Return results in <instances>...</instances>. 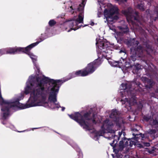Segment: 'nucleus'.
I'll use <instances>...</instances> for the list:
<instances>
[{
    "mask_svg": "<svg viewBox=\"0 0 158 158\" xmlns=\"http://www.w3.org/2000/svg\"><path fill=\"white\" fill-rule=\"evenodd\" d=\"M37 87L31 93L33 97V100L35 102L37 100H42L45 101L46 98V91L45 90L44 85L48 84L52 88L48 97L49 102H55L57 101V96L59 89L64 82L60 80H55L48 77L41 78L40 77L37 78Z\"/></svg>",
    "mask_w": 158,
    "mask_h": 158,
    "instance_id": "nucleus-1",
    "label": "nucleus"
},
{
    "mask_svg": "<svg viewBox=\"0 0 158 158\" xmlns=\"http://www.w3.org/2000/svg\"><path fill=\"white\" fill-rule=\"evenodd\" d=\"M147 35L144 34V37L140 38V40L142 41L143 44L142 47L140 45H138L139 42L134 39H130L127 42L128 46H131L136 45L135 47H132L131 48V56L130 60L135 61L138 57L141 58V60L148 65L147 55H150L152 52L151 46L147 43Z\"/></svg>",
    "mask_w": 158,
    "mask_h": 158,
    "instance_id": "nucleus-2",
    "label": "nucleus"
},
{
    "mask_svg": "<svg viewBox=\"0 0 158 158\" xmlns=\"http://www.w3.org/2000/svg\"><path fill=\"white\" fill-rule=\"evenodd\" d=\"M2 99L0 98V105L1 106V110L2 113V119L3 120L2 123L5 125L6 123L4 120L8 119L10 114V109L12 107H16L21 109H23L28 108L35 105L33 103L26 104H23L19 102V99H17L15 101L12 102L11 101L5 100L2 97Z\"/></svg>",
    "mask_w": 158,
    "mask_h": 158,
    "instance_id": "nucleus-3",
    "label": "nucleus"
},
{
    "mask_svg": "<svg viewBox=\"0 0 158 158\" xmlns=\"http://www.w3.org/2000/svg\"><path fill=\"white\" fill-rule=\"evenodd\" d=\"M69 116L70 118L76 121L81 127H83V128L88 131L91 130L85 121V120H91L92 117H94V114L91 111L85 113L83 115L79 112H76L74 114L69 115Z\"/></svg>",
    "mask_w": 158,
    "mask_h": 158,
    "instance_id": "nucleus-4",
    "label": "nucleus"
},
{
    "mask_svg": "<svg viewBox=\"0 0 158 158\" xmlns=\"http://www.w3.org/2000/svg\"><path fill=\"white\" fill-rule=\"evenodd\" d=\"M118 141L116 140H114L113 142L110 143V145L113 147L114 152L116 153V156L118 158H122L123 156L122 154L119 155V152L120 151H122L124 148L127 146H129L131 147L133 145L135 144V142L132 141L130 139H127L124 137L122 139V140L120 141L118 146V149H116V143Z\"/></svg>",
    "mask_w": 158,
    "mask_h": 158,
    "instance_id": "nucleus-5",
    "label": "nucleus"
},
{
    "mask_svg": "<svg viewBox=\"0 0 158 158\" xmlns=\"http://www.w3.org/2000/svg\"><path fill=\"white\" fill-rule=\"evenodd\" d=\"M40 39V41L31 44L26 47H16L10 48L6 51V53L14 54L17 53H23L29 55L32 60L34 59L33 57V56H34V55L30 51L32 48L36 46L40 42L44 40V39L41 37Z\"/></svg>",
    "mask_w": 158,
    "mask_h": 158,
    "instance_id": "nucleus-6",
    "label": "nucleus"
},
{
    "mask_svg": "<svg viewBox=\"0 0 158 158\" xmlns=\"http://www.w3.org/2000/svg\"><path fill=\"white\" fill-rule=\"evenodd\" d=\"M113 126V124L112 122L110 121L108 119H106L104 120L103 124L101 126L102 129L96 133V135L97 136H103L105 133H106V131L107 132L114 134L115 131L112 129Z\"/></svg>",
    "mask_w": 158,
    "mask_h": 158,
    "instance_id": "nucleus-7",
    "label": "nucleus"
},
{
    "mask_svg": "<svg viewBox=\"0 0 158 158\" xmlns=\"http://www.w3.org/2000/svg\"><path fill=\"white\" fill-rule=\"evenodd\" d=\"M101 64V60L98 59L88 64L84 69L87 76L92 73Z\"/></svg>",
    "mask_w": 158,
    "mask_h": 158,
    "instance_id": "nucleus-8",
    "label": "nucleus"
},
{
    "mask_svg": "<svg viewBox=\"0 0 158 158\" xmlns=\"http://www.w3.org/2000/svg\"><path fill=\"white\" fill-rule=\"evenodd\" d=\"M122 13L123 14L126 16L127 20L129 19L130 20L132 21V20H134L135 22L137 23V25L139 26V25L141 24L138 12H135V14L136 16L132 15L130 8H128L127 9L122 10Z\"/></svg>",
    "mask_w": 158,
    "mask_h": 158,
    "instance_id": "nucleus-9",
    "label": "nucleus"
},
{
    "mask_svg": "<svg viewBox=\"0 0 158 158\" xmlns=\"http://www.w3.org/2000/svg\"><path fill=\"white\" fill-rule=\"evenodd\" d=\"M86 76H87V75L83 69H82L78 70L75 72L69 73L67 79L63 82H64L76 77H85Z\"/></svg>",
    "mask_w": 158,
    "mask_h": 158,
    "instance_id": "nucleus-10",
    "label": "nucleus"
},
{
    "mask_svg": "<svg viewBox=\"0 0 158 158\" xmlns=\"http://www.w3.org/2000/svg\"><path fill=\"white\" fill-rule=\"evenodd\" d=\"M118 9L117 8H112L110 10L106 9L104 11L105 15L107 18H112L113 15L118 13Z\"/></svg>",
    "mask_w": 158,
    "mask_h": 158,
    "instance_id": "nucleus-11",
    "label": "nucleus"
},
{
    "mask_svg": "<svg viewBox=\"0 0 158 158\" xmlns=\"http://www.w3.org/2000/svg\"><path fill=\"white\" fill-rule=\"evenodd\" d=\"M141 79L145 83V87L148 89L152 88L154 85V83L153 81L148 77H142Z\"/></svg>",
    "mask_w": 158,
    "mask_h": 158,
    "instance_id": "nucleus-12",
    "label": "nucleus"
},
{
    "mask_svg": "<svg viewBox=\"0 0 158 158\" xmlns=\"http://www.w3.org/2000/svg\"><path fill=\"white\" fill-rule=\"evenodd\" d=\"M120 114L118 111L116 109L113 110L110 115V117L113 119L115 122H118L119 121Z\"/></svg>",
    "mask_w": 158,
    "mask_h": 158,
    "instance_id": "nucleus-13",
    "label": "nucleus"
},
{
    "mask_svg": "<svg viewBox=\"0 0 158 158\" xmlns=\"http://www.w3.org/2000/svg\"><path fill=\"white\" fill-rule=\"evenodd\" d=\"M153 12V14L150 15V18L151 20L155 21L158 20V5L155 7Z\"/></svg>",
    "mask_w": 158,
    "mask_h": 158,
    "instance_id": "nucleus-14",
    "label": "nucleus"
},
{
    "mask_svg": "<svg viewBox=\"0 0 158 158\" xmlns=\"http://www.w3.org/2000/svg\"><path fill=\"white\" fill-rule=\"evenodd\" d=\"M134 137L131 139H134L135 141H139V140L140 139L141 140H143L145 138V135L143 134L142 133H139V134H135V133H133L132 134Z\"/></svg>",
    "mask_w": 158,
    "mask_h": 158,
    "instance_id": "nucleus-15",
    "label": "nucleus"
},
{
    "mask_svg": "<svg viewBox=\"0 0 158 158\" xmlns=\"http://www.w3.org/2000/svg\"><path fill=\"white\" fill-rule=\"evenodd\" d=\"M98 44V47L101 50L106 48L108 47L107 43L105 42L104 41H101L99 42H96V45Z\"/></svg>",
    "mask_w": 158,
    "mask_h": 158,
    "instance_id": "nucleus-16",
    "label": "nucleus"
},
{
    "mask_svg": "<svg viewBox=\"0 0 158 158\" xmlns=\"http://www.w3.org/2000/svg\"><path fill=\"white\" fill-rule=\"evenodd\" d=\"M85 2L84 0H82L81 4L79 5L78 7L77 8V10L80 12L79 13L84 14V9L85 6Z\"/></svg>",
    "mask_w": 158,
    "mask_h": 158,
    "instance_id": "nucleus-17",
    "label": "nucleus"
},
{
    "mask_svg": "<svg viewBox=\"0 0 158 158\" xmlns=\"http://www.w3.org/2000/svg\"><path fill=\"white\" fill-rule=\"evenodd\" d=\"M149 124L152 127H158V119L157 118H156L153 119V118L152 120L150 121Z\"/></svg>",
    "mask_w": 158,
    "mask_h": 158,
    "instance_id": "nucleus-18",
    "label": "nucleus"
},
{
    "mask_svg": "<svg viewBox=\"0 0 158 158\" xmlns=\"http://www.w3.org/2000/svg\"><path fill=\"white\" fill-rule=\"evenodd\" d=\"M118 28L123 34H127L129 31V29L127 26H119Z\"/></svg>",
    "mask_w": 158,
    "mask_h": 158,
    "instance_id": "nucleus-19",
    "label": "nucleus"
},
{
    "mask_svg": "<svg viewBox=\"0 0 158 158\" xmlns=\"http://www.w3.org/2000/svg\"><path fill=\"white\" fill-rule=\"evenodd\" d=\"M148 135L151 137L152 139H154L156 137L155 134L156 132V131L154 129H149L147 131Z\"/></svg>",
    "mask_w": 158,
    "mask_h": 158,
    "instance_id": "nucleus-20",
    "label": "nucleus"
},
{
    "mask_svg": "<svg viewBox=\"0 0 158 158\" xmlns=\"http://www.w3.org/2000/svg\"><path fill=\"white\" fill-rule=\"evenodd\" d=\"M114 63L115 64L114 65H118L119 66H123V64L126 63V60L121 57L119 60L115 61Z\"/></svg>",
    "mask_w": 158,
    "mask_h": 158,
    "instance_id": "nucleus-21",
    "label": "nucleus"
},
{
    "mask_svg": "<svg viewBox=\"0 0 158 158\" xmlns=\"http://www.w3.org/2000/svg\"><path fill=\"white\" fill-rule=\"evenodd\" d=\"M140 65L139 64H136L134 66L132 72L134 74H137L139 70L140 69Z\"/></svg>",
    "mask_w": 158,
    "mask_h": 158,
    "instance_id": "nucleus-22",
    "label": "nucleus"
},
{
    "mask_svg": "<svg viewBox=\"0 0 158 158\" xmlns=\"http://www.w3.org/2000/svg\"><path fill=\"white\" fill-rule=\"evenodd\" d=\"M84 14L79 13L78 18L76 20V22L79 23H82L83 22Z\"/></svg>",
    "mask_w": 158,
    "mask_h": 158,
    "instance_id": "nucleus-23",
    "label": "nucleus"
},
{
    "mask_svg": "<svg viewBox=\"0 0 158 158\" xmlns=\"http://www.w3.org/2000/svg\"><path fill=\"white\" fill-rule=\"evenodd\" d=\"M143 119L144 121L148 122L152 120L153 117L149 115H144L143 117Z\"/></svg>",
    "mask_w": 158,
    "mask_h": 158,
    "instance_id": "nucleus-24",
    "label": "nucleus"
},
{
    "mask_svg": "<svg viewBox=\"0 0 158 158\" xmlns=\"http://www.w3.org/2000/svg\"><path fill=\"white\" fill-rule=\"evenodd\" d=\"M36 77V81H34L33 80H31L30 81V85H31V87H33V86H34L35 85V84H36V87L35 88H34V89H33L32 90V91L31 93H31L33 92V90L35 89V88H37V78L38 77ZM32 98H33V97L31 96Z\"/></svg>",
    "mask_w": 158,
    "mask_h": 158,
    "instance_id": "nucleus-25",
    "label": "nucleus"
},
{
    "mask_svg": "<svg viewBox=\"0 0 158 158\" xmlns=\"http://www.w3.org/2000/svg\"><path fill=\"white\" fill-rule=\"evenodd\" d=\"M137 7L140 10L143 11L145 10L144 6V4L142 3H140L138 4L137 5Z\"/></svg>",
    "mask_w": 158,
    "mask_h": 158,
    "instance_id": "nucleus-26",
    "label": "nucleus"
},
{
    "mask_svg": "<svg viewBox=\"0 0 158 158\" xmlns=\"http://www.w3.org/2000/svg\"><path fill=\"white\" fill-rule=\"evenodd\" d=\"M31 89V88L30 86L27 85L25 90V93L26 94H29L30 93Z\"/></svg>",
    "mask_w": 158,
    "mask_h": 158,
    "instance_id": "nucleus-27",
    "label": "nucleus"
},
{
    "mask_svg": "<svg viewBox=\"0 0 158 158\" xmlns=\"http://www.w3.org/2000/svg\"><path fill=\"white\" fill-rule=\"evenodd\" d=\"M56 23V22L54 20L51 19L48 22V24L50 27H52L54 26Z\"/></svg>",
    "mask_w": 158,
    "mask_h": 158,
    "instance_id": "nucleus-28",
    "label": "nucleus"
},
{
    "mask_svg": "<svg viewBox=\"0 0 158 158\" xmlns=\"http://www.w3.org/2000/svg\"><path fill=\"white\" fill-rule=\"evenodd\" d=\"M127 87H126V90L127 91V93H131V91L130 89L131 88V85L130 84L127 83Z\"/></svg>",
    "mask_w": 158,
    "mask_h": 158,
    "instance_id": "nucleus-29",
    "label": "nucleus"
},
{
    "mask_svg": "<svg viewBox=\"0 0 158 158\" xmlns=\"http://www.w3.org/2000/svg\"><path fill=\"white\" fill-rule=\"evenodd\" d=\"M53 102H49L48 106L50 107V108L52 109H56V107L55 106H53L52 105Z\"/></svg>",
    "mask_w": 158,
    "mask_h": 158,
    "instance_id": "nucleus-30",
    "label": "nucleus"
},
{
    "mask_svg": "<svg viewBox=\"0 0 158 158\" xmlns=\"http://www.w3.org/2000/svg\"><path fill=\"white\" fill-rule=\"evenodd\" d=\"M122 87H123V89L126 90V87H127V83H122L121 85Z\"/></svg>",
    "mask_w": 158,
    "mask_h": 158,
    "instance_id": "nucleus-31",
    "label": "nucleus"
},
{
    "mask_svg": "<svg viewBox=\"0 0 158 158\" xmlns=\"http://www.w3.org/2000/svg\"><path fill=\"white\" fill-rule=\"evenodd\" d=\"M52 105L53 106H55L56 107V108H59L60 107H61V106H60V105H59L58 104H56L55 103V102H53Z\"/></svg>",
    "mask_w": 158,
    "mask_h": 158,
    "instance_id": "nucleus-32",
    "label": "nucleus"
},
{
    "mask_svg": "<svg viewBox=\"0 0 158 158\" xmlns=\"http://www.w3.org/2000/svg\"><path fill=\"white\" fill-rule=\"evenodd\" d=\"M5 53V50L4 49H0V56L4 54Z\"/></svg>",
    "mask_w": 158,
    "mask_h": 158,
    "instance_id": "nucleus-33",
    "label": "nucleus"
},
{
    "mask_svg": "<svg viewBox=\"0 0 158 158\" xmlns=\"http://www.w3.org/2000/svg\"><path fill=\"white\" fill-rule=\"evenodd\" d=\"M91 120H92V122L93 123L95 124H96L97 123L94 117L93 118L92 117V118Z\"/></svg>",
    "mask_w": 158,
    "mask_h": 158,
    "instance_id": "nucleus-34",
    "label": "nucleus"
},
{
    "mask_svg": "<svg viewBox=\"0 0 158 158\" xmlns=\"http://www.w3.org/2000/svg\"><path fill=\"white\" fill-rule=\"evenodd\" d=\"M113 19L117 20L118 19V17L117 15H115L113 17Z\"/></svg>",
    "mask_w": 158,
    "mask_h": 158,
    "instance_id": "nucleus-35",
    "label": "nucleus"
},
{
    "mask_svg": "<svg viewBox=\"0 0 158 158\" xmlns=\"http://www.w3.org/2000/svg\"><path fill=\"white\" fill-rule=\"evenodd\" d=\"M70 8L71 9H72V10H76V7H74V8H73V6H71L70 7Z\"/></svg>",
    "mask_w": 158,
    "mask_h": 158,
    "instance_id": "nucleus-36",
    "label": "nucleus"
},
{
    "mask_svg": "<svg viewBox=\"0 0 158 158\" xmlns=\"http://www.w3.org/2000/svg\"><path fill=\"white\" fill-rule=\"evenodd\" d=\"M114 139L115 138V137H116V138H118V140L119 139H120V136H116V135H114Z\"/></svg>",
    "mask_w": 158,
    "mask_h": 158,
    "instance_id": "nucleus-37",
    "label": "nucleus"
},
{
    "mask_svg": "<svg viewBox=\"0 0 158 158\" xmlns=\"http://www.w3.org/2000/svg\"><path fill=\"white\" fill-rule=\"evenodd\" d=\"M73 8H74V7H76V9H77V5L76 3H74L73 5Z\"/></svg>",
    "mask_w": 158,
    "mask_h": 158,
    "instance_id": "nucleus-38",
    "label": "nucleus"
},
{
    "mask_svg": "<svg viewBox=\"0 0 158 158\" xmlns=\"http://www.w3.org/2000/svg\"><path fill=\"white\" fill-rule=\"evenodd\" d=\"M145 145L146 146H147V147H148V146H150V144L149 143H145Z\"/></svg>",
    "mask_w": 158,
    "mask_h": 158,
    "instance_id": "nucleus-39",
    "label": "nucleus"
},
{
    "mask_svg": "<svg viewBox=\"0 0 158 158\" xmlns=\"http://www.w3.org/2000/svg\"><path fill=\"white\" fill-rule=\"evenodd\" d=\"M155 43L157 44L158 45V38L155 40Z\"/></svg>",
    "mask_w": 158,
    "mask_h": 158,
    "instance_id": "nucleus-40",
    "label": "nucleus"
},
{
    "mask_svg": "<svg viewBox=\"0 0 158 158\" xmlns=\"http://www.w3.org/2000/svg\"><path fill=\"white\" fill-rule=\"evenodd\" d=\"M138 85V86H139L140 87V85H141V84L140 82H138V83L137 84Z\"/></svg>",
    "mask_w": 158,
    "mask_h": 158,
    "instance_id": "nucleus-41",
    "label": "nucleus"
},
{
    "mask_svg": "<svg viewBox=\"0 0 158 158\" xmlns=\"http://www.w3.org/2000/svg\"><path fill=\"white\" fill-rule=\"evenodd\" d=\"M65 109V107H62L61 110L62 111H64V110Z\"/></svg>",
    "mask_w": 158,
    "mask_h": 158,
    "instance_id": "nucleus-42",
    "label": "nucleus"
},
{
    "mask_svg": "<svg viewBox=\"0 0 158 158\" xmlns=\"http://www.w3.org/2000/svg\"><path fill=\"white\" fill-rule=\"evenodd\" d=\"M125 100H126V101L127 102H129V99H128V98H125Z\"/></svg>",
    "mask_w": 158,
    "mask_h": 158,
    "instance_id": "nucleus-43",
    "label": "nucleus"
},
{
    "mask_svg": "<svg viewBox=\"0 0 158 158\" xmlns=\"http://www.w3.org/2000/svg\"><path fill=\"white\" fill-rule=\"evenodd\" d=\"M139 106H140V108H142L143 106V105L142 104H140Z\"/></svg>",
    "mask_w": 158,
    "mask_h": 158,
    "instance_id": "nucleus-44",
    "label": "nucleus"
},
{
    "mask_svg": "<svg viewBox=\"0 0 158 158\" xmlns=\"http://www.w3.org/2000/svg\"><path fill=\"white\" fill-rule=\"evenodd\" d=\"M119 52H120V53L124 52V53H125V52H124V51H123V50H121Z\"/></svg>",
    "mask_w": 158,
    "mask_h": 158,
    "instance_id": "nucleus-45",
    "label": "nucleus"
},
{
    "mask_svg": "<svg viewBox=\"0 0 158 158\" xmlns=\"http://www.w3.org/2000/svg\"><path fill=\"white\" fill-rule=\"evenodd\" d=\"M92 26H93L94 25V23L92 22L90 24Z\"/></svg>",
    "mask_w": 158,
    "mask_h": 158,
    "instance_id": "nucleus-46",
    "label": "nucleus"
},
{
    "mask_svg": "<svg viewBox=\"0 0 158 158\" xmlns=\"http://www.w3.org/2000/svg\"><path fill=\"white\" fill-rule=\"evenodd\" d=\"M155 92L157 93L158 92V89H156L155 91Z\"/></svg>",
    "mask_w": 158,
    "mask_h": 158,
    "instance_id": "nucleus-47",
    "label": "nucleus"
},
{
    "mask_svg": "<svg viewBox=\"0 0 158 158\" xmlns=\"http://www.w3.org/2000/svg\"><path fill=\"white\" fill-rule=\"evenodd\" d=\"M133 131H138V130H137V129H133Z\"/></svg>",
    "mask_w": 158,
    "mask_h": 158,
    "instance_id": "nucleus-48",
    "label": "nucleus"
},
{
    "mask_svg": "<svg viewBox=\"0 0 158 158\" xmlns=\"http://www.w3.org/2000/svg\"><path fill=\"white\" fill-rule=\"evenodd\" d=\"M37 69L38 71V73H39V71H40V69L39 68H37Z\"/></svg>",
    "mask_w": 158,
    "mask_h": 158,
    "instance_id": "nucleus-49",
    "label": "nucleus"
},
{
    "mask_svg": "<svg viewBox=\"0 0 158 158\" xmlns=\"http://www.w3.org/2000/svg\"><path fill=\"white\" fill-rule=\"evenodd\" d=\"M73 29L72 28H71V30H69V31H68V32H69L71 30H73Z\"/></svg>",
    "mask_w": 158,
    "mask_h": 158,
    "instance_id": "nucleus-50",
    "label": "nucleus"
},
{
    "mask_svg": "<svg viewBox=\"0 0 158 158\" xmlns=\"http://www.w3.org/2000/svg\"><path fill=\"white\" fill-rule=\"evenodd\" d=\"M78 158H82V156L79 157Z\"/></svg>",
    "mask_w": 158,
    "mask_h": 158,
    "instance_id": "nucleus-51",
    "label": "nucleus"
},
{
    "mask_svg": "<svg viewBox=\"0 0 158 158\" xmlns=\"http://www.w3.org/2000/svg\"><path fill=\"white\" fill-rule=\"evenodd\" d=\"M87 26V25H85V26H83V27H85V26Z\"/></svg>",
    "mask_w": 158,
    "mask_h": 158,
    "instance_id": "nucleus-52",
    "label": "nucleus"
},
{
    "mask_svg": "<svg viewBox=\"0 0 158 158\" xmlns=\"http://www.w3.org/2000/svg\"><path fill=\"white\" fill-rule=\"evenodd\" d=\"M148 10V12L149 13V10H147V11Z\"/></svg>",
    "mask_w": 158,
    "mask_h": 158,
    "instance_id": "nucleus-53",
    "label": "nucleus"
}]
</instances>
